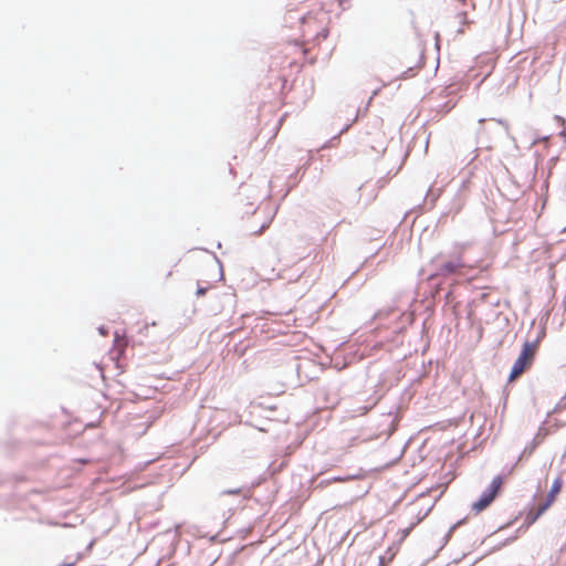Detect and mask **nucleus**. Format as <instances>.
Here are the masks:
<instances>
[{"label": "nucleus", "instance_id": "obj_12", "mask_svg": "<svg viewBox=\"0 0 566 566\" xmlns=\"http://www.w3.org/2000/svg\"><path fill=\"white\" fill-rule=\"evenodd\" d=\"M205 293H206V289H203V287H199V289L197 290V294H198L199 296L205 295Z\"/></svg>", "mask_w": 566, "mask_h": 566}, {"label": "nucleus", "instance_id": "obj_7", "mask_svg": "<svg viewBox=\"0 0 566 566\" xmlns=\"http://www.w3.org/2000/svg\"><path fill=\"white\" fill-rule=\"evenodd\" d=\"M543 514L539 513V511L537 509H532L527 512L526 514V517H525V521L527 522V524H533L535 523L539 516H542Z\"/></svg>", "mask_w": 566, "mask_h": 566}, {"label": "nucleus", "instance_id": "obj_11", "mask_svg": "<svg viewBox=\"0 0 566 566\" xmlns=\"http://www.w3.org/2000/svg\"><path fill=\"white\" fill-rule=\"evenodd\" d=\"M115 343L118 344L122 348H124L126 346V340L122 337H119L118 335H116L115 337Z\"/></svg>", "mask_w": 566, "mask_h": 566}, {"label": "nucleus", "instance_id": "obj_13", "mask_svg": "<svg viewBox=\"0 0 566 566\" xmlns=\"http://www.w3.org/2000/svg\"><path fill=\"white\" fill-rule=\"evenodd\" d=\"M366 145H367V146H370V148H371V149H374V150H378V147H376V146H374V145H370V143H369V142H367V143H366Z\"/></svg>", "mask_w": 566, "mask_h": 566}, {"label": "nucleus", "instance_id": "obj_2", "mask_svg": "<svg viewBox=\"0 0 566 566\" xmlns=\"http://www.w3.org/2000/svg\"><path fill=\"white\" fill-rule=\"evenodd\" d=\"M537 352V343H524L522 350L515 360L509 376V381H515L526 369H528L535 358Z\"/></svg>", "mask_w": 566, "mask_h": 566}, {"label": "nucleus", "instance_id": "obj_3", "mask_svg": "<svg viewBox=\"0 0 566 566\" xmlns=\"http://www.w3.org/2000/svg\"><path fill=\"white\" fill-rule=\"evenodd\" d=\"M503 484L504 478L502 475H496L492 479L490 485L482 493L480 499L472 503L471 510L474 512V514H480L493 503V501L501 492Z\"/></svg>", "mask_w": 566, "mask_h": 566}, {"label": "nucleus", "instance_id": "obj_1", "mask_svg": "<svg viewBox=\"0 0 566 566\" xmlns=\"http://www.w3.org/2000/svg\"><path fill=\"white\" fill-rule=\"evenodd\" d=\"M327 13L322 9L316 12H308L302 18L303 35L316 39H326L327 30Z\"/></svg>", "mask_w": 566, "mask_h": 566}, {"label": "nucleus", "instance_id": "obj_10", "mask_svg": "<svg viewBox=\"0 0 566 566\" xmlns=\"http://www.w3.org/2000/svg\"><path fill=\"white\" fill-rule=\"evenodd\" d=\"M555 502L553 500H549L546 497V500L539 504L536 509L539 511V513L544 514Z\"/></svg>", "mask_w": 566, "mask_h": 566}, {"label": "nucleus", "instance_id": "obj_9", "mask_svg": "<svg viewBox=\"0 0 566 566\" xmlns=\"http://www.w3.org/2000/svg\"><path fill=\"white\" fill-rule=\"evenodd\" d=\"M555 502L553 500H549L546 497V500L539 504L536 509L539 511V513L544 514Z\"/></svg>", "mask_w": 566, "mask_h": 566}, {"label": "nucleus", "instance_id": "obj_6", "mask_svg": "<svg viewBox=\"0 0 566 566\" xmlns=\"http://www.w3.org/2000/svg\"><path fill=\"white\" fill-rule=\"evenodd\" d=\"M563 483L564 482H563L562 476H557L554 480V482H553V484H552V486H551L546 497H548L549 500H553L555 502L557 496H558V494L560 493V491L563 489Z\"/></svg>", "mask_w": 566, "mask_h": 566}, {"label": "nucleus", "instance_id": "obj_8", "mask_svg": "<svg viewBox=\"0 0 566 566\" xmlns=\"http://www.w3.org/2000/svg\"><path fill=\"white\" fill-rule=\"evenodd\" d=\"M457 18L459 19V22L462 24V28L459 29V32L463 33L465 31L464 27H469L471 24V21L469 20L467 12H459L457 14Z\"/></svg>", "mask_w": 566, "mask_h": 566}, {"label": "nucleus", "instance_id": "obj_14", "mask_svg": "<svg viewBox=\"0 0 566 566\" xmlns=\"http://www.w3.org/2000/svg\"><path fill=\"white\" fill-rule=\"evenodd\" d=\"M249 191H250V189H249V188H243V192H242V195H245V197L248 198V197H249V196H248V192H249Z\"/></svg>", "mask_w": 566, "mask_h": 566}, {"label": "nucleus", "instance_id": "obj_4", "mask_svg": "<svg viewBox=\"0 0 566 566\" xmlns=\"http://www.w3.org/2000/svg\"><path fill=\"white\" fill-rule=\"evenodd\" d=\"M274 214L271 209L266 207H258L252 214V218L247 220L248 230L254 234H262L272 223Z\"/></svg>", "mask_w": 566, "mask_h": 566}, {"label": "nucleus", "instance_id": "obj_5", "mask_svg": "<svg viewBox=\"0 0 566 566\" xmlns=\"http://www.w3.org/2000/svg\"><path fill=\"white\" fill-rule=\"evenodd\" d=\"M463 268V264L460 261H449L441 265V273L443 275L457 273L460 271V269Z\"/></svg>", "mask_w": 566, "mask_h": 566}]
</instances>
